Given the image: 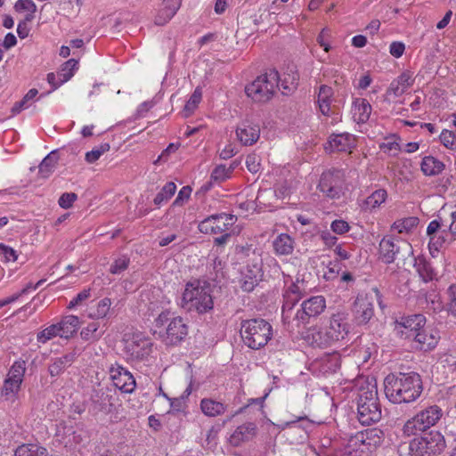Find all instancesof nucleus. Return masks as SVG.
I'll use <instances>...</instances> for the list:
<instances>
[{
  "label": "nucleus",
  "instance_id": "34",
  "mask_svg": "<svg viewBox=\"0 0 456 456\" xmlns=\"http://www.w3.org/2000/svg\"><path fill=\"white\" fill-rule=\"evenodd\" d=\"M414 268L424 282L431 281L436 277V271L424 257L418 256L415 258Z\"/></svg>",
  "mask_w": 456,
  "mask_h": 456
},
{
  "label": "nucleus",
  "instance_id": "43",
  "mask_svg": "<svg viewBox=\"0 0 456 456\" xmlns=\"http://www.w3.org/2000/svg\"><path fill=\"white\" fill-rule=\"evenodd\" d=\"M14 9L18 12H27L24 18L27 21H32L37 11L36 4L32 0H18L14 4Z\"/></svg>",
  "mask_w": 456,
  "mask_h": 456
},
{
  "label": "nucleus",
  "instance_id": "42",
  "mask_svg": "<svg viewBox=\"0 0 456 456\" xmlns=\"http://www.w3.org/2000/svg\"><path fill=\"white\" fill-rule=\"evenodd\" d=\"M57 161L58 158L55 151H51L46 157H45L38 167L41 176L48 177L53 172Z\"/></svg>",
  "mask_w": 456,
  "mask_h": 456
},
{
  "label": "nucleus",
  "instance_id": "22",
  "mask_svg": "<svg viewBox=\"0 0 456 456\" xmlns=\"http://www.w3.org/2000/svg\"><path fill=\"white\" fill-rule=\"evenodd\" d=\"M107 324L104 322L93 320L82 328L80 338L82 340L94 343L99 341L106 331Z\"/></svg>",
  "mask_w": 456,
  "mask_h": 456
},
{
  "label": "nucleus",
  "instance_id": "15",
  "mask_svg": "<svg viewBox=\"0 0 456 456\" xmlns=\"http://www.w3.org/2000/svg\"><path fill=\"white\" fill-rule=\"evenodd\" d=\"M110 377L113 385L122 393L131 394L136 387V382L130 371L116 364L110 368Z\"/></svg>",
  "mask_w": 456,
  "mask_h": 456
},
{
  "label": "nucleus",
  "instance_id": "24",
  "mask_svg": "<svg viewBox=\"0 0 456 456\" xmlns=\"http://www.w3.org/2000/svg\"><path fill=\"white\" fill-rule=\"evenodd\" d=\"M305 341L314 347H327L332 346L327 330L318 327L309 328L304 334Z\"/></svg>",
  "mask_w": 456,
  "mask_h": 456
},
{
  "label": "nucleus",
  "instance_id": "26",
  "mask_svg": "<svg viewBox=\"0 0 456 456\" xmlns=\"http://www.w3.org/2000/svg\"><path fill=\"white\" fill-rule=\"evenodd\" d=\"M273 248L277 256L291 255L295 248V240L288 233H280L273 240Z\"/></svg>",
  "mask_w": 456,
  "mask_h": 456
},
{
  "label": "nucleus",
  "instance_id": "10",
  "mask_svg": "<svg viewBox=\"0 0 456 456\" xmlns=\"http://www.w3.org/2000/svg\"><path fill=\"white\" fill-rule=\"evenodd\" d=\"M152 342L142 332H134L124 340V353L128 361L137 362L146 359L151 353Z\"/></svg>",
  "mask_w": 456,
  "mask_h": 456
},
{
  "label": "nucleus",
  "instance_id": "23",
  "mask_svg": "<svg viewBox=\"0 0 456 456\" xmlns=\"http://www.w3.org/2000/svg\"><path fill=\"white\" fill-rule=\"evenodd\" d=\"M372 107L364 98H355L352 102L351 114L354 122L365 124L371 115Z\"/></svg>",
  "mask_w": 456,
  "mask_h": 456
},
{
  "label": "nucleus",
  "instance_id": "60",
  "mask_svg": "<svg viewBox=\"0 0 456 456\" xmlns=\"http://www.w3.org/2000/svg\"><path fill=\"white\" fill-rule=\"evenodd\" d=\"M330 230L338 235H342L350 231V225L344 219H336L331 222Z\"/></svg>",
  "mask_w": 456,
  "mask_h": 456
},
{
  "label": "nucleus",
  "instance_id": "45",
  "mask_svg": "<svg viewBox=\"0 0 456 456\" xmlns=\"http://www.w3.org/2000/svg\"><path fill=\"white\" fill-rule=\"evenodd\" d=\"M379 149L385 154L393 157L396 156L402 150L395 134L387 137L385 141L379 144Z\"/></svg>",
  "mask_w": 456,
  "mask_h": 456
},
{
  "label": "nucleus",
  "instance_id": "47",
  "mask_svg": "<svg viewBox=\"0 0 456 456\" xmlns=\"http://www.w3.org/2000/svg\"><path fill=\"white\" fill-rule=\"evenodd\" d=\"M73 356L66 354L62 357L57 358L53 363L49 365L48 370L52 377L60 375L64 369L72 362Z\"/></svg>",
  "mask_w": 456,
  "mask_h": 456
},
{
  "label": "nucleus",
  "instance_id": "25",
  "mask_svg": "<svg viewBox=\"0 0 456 456\" xmlns=\"http://www.w3.org/2000/svg\"><path fill=\"white\" fill-rule=\"evenodd\" d=\"M182 0H163L162 7L155 17L154 22L158 26L167 23L177 12Z\"/></svg>",
  "mask_w": 456,
  "mask_h": 456
},
{
  "label": "nucleus",
  "instance_id": "9",
  "mask_svg": "<svg viewBox=\"0 0 456 456\" xmlns=\"http://www.w3.org/2000/svg\"><path fill=\"white\" fill-rule=\"evenodd\" d=\"M443 411L437 405H430L408 419L403 427V433L411 436L435 426L442 418Z\"/></svg>",
  "mask_w": 456,
  "mask_h": 456
},
{
  "label": "nucleus",
  "instance_id": "5",
  "mask_svg": "<svg viewBox=\"0 0 456 456\" xmlns=\"http://www.w3.org/2000/svg\"><path fill=\"white\" fill-rule=\"evenodd\" d=\"M213 305L211 288L207 281L195 280L185 285L182 298L183 308L204 314L210 311Z\"/></svg>",
  "mask_w": 456,
  "mask_h": 456
},
{
  "label": "nucleus",
  "instance_id": "57",
  "mask_svg": "<svg viewBox=\"0 0 456 456\" xmlns=\"http://www.w3.org/2000/svg\"><path fill=\"white\" fill-rule=\"evenodd\" d=\"M322 362L325 364V371L336 372L340 368V359L337 354L326 356Z\"/></svg>",
  "mask_w": 456,
  "mask_h": 456
},
{
  "label": "nucleus",
  "instance_id": "49",
  "mask_svg": "<svg viewBox=\"0 0 456 456\" xmlns=\"http://www.w3.org/2000/svg\"><path fill=\"white\" fill-rule=\"evenodd\" d=\"M25 371H26L25 361H23L21 359L17 360L11 366L8 375H7V378L22 383Z\"/></svg>",
  "mask_w": 456,
  "mask_h": 456
},
{
  "label": "nucleus",
  "instance_id": "54",
  "mask_svg": "<svg viewBox=\"0 0 456 456\" xmlns=\"http://www.w3.org/2000/svg\"><path fill=\"white\" fill-rule=\"evenodd\" d=\"M441 143L451 151H456V134L452 131L444 129L439 136Z\"/></svg>",
  "mask_w": 456,
  "mask_h": 456
},
{
  "label": "nucleus",
  "instance_id": "64",
  "mask_svg": "<svg viewBox=\"0 0 456 456\" xmlns=\"http://www.w3.org/2000/svg\"><path fill=\"white\" fill-rule=\"evenodd\" d=\"M77 199L76 193L66 192L60 197L58 203L61 208L68 209L72 207Z\"/></svg>",
  "mask_w": 456,
  "mask_h": 456
},
{
  "label": "nucleus",
  "instance_id": "7",
  "mask_svg": "<svg viewBox=\"0 0 456 456\" xmlns=\"http://www.w3.org/2000/svg\"><path fill=\"white\" fill-rule=\"evenodd\" d=\"M278 87L279 73L275 69H270L248 84L245 87V93L254 102H265L273 97Z\"/></svg>",
  "mask_w": 456,
  "mask_h": 456
},
{
  "label": "nucleus",
  "instance_id": "6",
  "mask_svg": "<svg viewBox=\"0 0 456 456\" xmlns=\"http://www.w3.org/2000/svg\"><path fill=\"white\" fill-rule=\"evenodd\" d=\"M240 336L245 346L258 350L273 338V327L264 319L245 320L240 325Z\"/></svg>",
  "mask_w": 456,
  "mask_h": 456
},
{
  "label": "nucleus",
  "instance_id": "28",
  "mask_svg": "<svg viewBox=\"0 0 456 456\" xmlns=\"http://www.w3.org/2000/svg\"><path fill=\"white\" fill-rule=\"evenodd\" d=\"M256 427L253 423H248L239 426L228 437V441L232 446H239L242 443L249 440L255 434Z\"/></svg>",
  "mask_w": 456,
  "mask_h": 456
},
{
  "label": "nucleus",
  "instance_id": "48",
  "mask_svg": "<svg viewBox=\"0 0 456 456\" xmlns=\"http://www.w3.org/2000/svg\"><path fill=\"white\" fill-rule=\"evenodd\" d=\"M38 94V91L36 88H32L28 90V92L24 95L22 100L17 102L13 107L12 108V112L13 114H18L21 110L28 109L31 102L35 101L36 96Z\"/></svg>",
  "mask_w": 456,
  "mask_h": 456
},
{
  "label": "nucleus",
  "instance_id": "40",
  "mask_svg": "<svg viewBox=\"0 0 456 456\" xmlns=\"http://www.w3.org/2000/svg\"><path fill=\"white\" fill-rule=\"evenodd\" d=\"M176 185L174 182L167 183L155 196L153 202L156 206L160 207L167 203L175 193Z\"/></svg>",
  "mask_w": 456,
  "mask_h": 456
},
{
  "label": "nucleus",
  "instance_id": "14",
  "mask_svg": "<svg viewBox=\"0 0 456 456\" xmlns=\"http://www.w3.org/2000/svg\"><path fill=\"white\" fill-rule=\"evenodd\" d=\"M326 308V300L322 296H313L304 300L297 309L294 321L299 324H305L311 318L319 316Z\"/></svg>",
  "mask_w": 456,
  "mask_h": 456
},
{
  "label": "nucleus",
  "instance_id": "46",
  "mask_svg": "<svg viewBox=\"0 0 456 456\" xmlns=\"http://www.w3.org/2000/svg\"><path fill=\"white\" fill-rule=\"evenodd\" d=\"M418 223L419 219L417 217H406L396 220L392 224L391 229L398 233H408L418 225Z\"/></svg>",
  "mask_w": 456,
  "mask_h": 456
},
{
  "label": "nucleus",
  "instance_id": "32",
  "mask_svg": "<svg viewBox=\"0 0 456 456\" xmlns=\"http://www.w3.org/2000/svg\"><path fill=\"white\" fill-rule=\"evenodd\" d=\"M298 80L299 75L293 67L289 68L281 77L279 75V86L282 89V94H291L297 88Z\"/></svg>",
  "mask_w": 456,
  "mask_h": 456
},
{
  "label": "nucleus",
  "instance_id": "2",
  "mask_svg": "<svg viewBox=\"0 0 456 456\" xmlns=\"http://www.w3.org/2000/svg\"><path fill=\"white\" fill-rule=\"evenodd\" d=\"M384 387L387 398L395 404L415 402L423 390L421 378L416 372L389 374Z\"/></svg>",
  "mask_w": 456,
  "mask_h": 456
},
{
  "label": "nucleus",
  "instance_id": "4",
  "mask_svg": "<svg viewBox=\"0 0 456 456\" xmlns=\"http://www.w3.org/2000/svg\"><path fill=\"white\" fill-rule=\"evenodd\" d=\"M357 414L361 424L369 426L381 419V408L378 398L377 383L374 379H357Z\"/></svg>",
  "mask_w": 456,
  "mask_h": 456
},
{
  "label": "nucleus",
  "instance_id": "19",
  "mask_svg": "<svg viewBox=\"0 0 456 456\" xmlns=\"http://www.w3.org/2000/svg\"><path fill=\"white\" fill-rule=\"evenodd\" d=\"M411 338H413L420 350L430 351L437 346L440 336L436 330L430 327H425Z\"/></svg>",
  "mask_w": 456,
  "mask_h": 456
},
{
  "label": "nucleus",
  "instance_id": "29",
  "mask_svg": "<svg viewBox=\"0 0 456 456\" xmlns=\"http://www.w3.org/2000/svg\"><path fill=\"white\" fill-rule=\"evenodd\" d=\"M333 96V90L330 86L322 85L319 87V92L317 95V103L320 109V111L324 116H329L333 113V110L331 107Z\"/></svg>",
  "mask_w": 456,
  "mask_h": 456
},
{
  "label": "nucleus",
  "instance_id": "31",
  "mask_svg": "<svg viewBox=\"0 0 456 456\" xmlns=\"http://www.w3.org/2000/svg\"><path fill=\"white\" fill-rule=\"evenodd\" d=\"M387 196V191L385 189H377L363 200L361 207L365 211H373L386 202Z\"/></svg>",
  "mask_w": 456,
  "mask_h": 456
},
{
  "label": "nucleus",
  "instance_id": "33",
  "mask_svg": "<svg viewBox=\"0 0 456 456\" xmlns=\"http://www.w3.org/2000/svg\"><path fill=\"white\" fill-rule=\"evenodd\" d=\"M111 306V300L109 297H104L89 308L87 317L91 320L100 321L107 317Z\"/></svg>",
  "mask_w": 456,
  "mask_h": 456
},
{
  "label": "nucleus",
  "instance_id": "38",
  "mask_svg": "<svg viewBox=\"0 0 456 456\" xmlns=\"http://www.w3.org/2000/svg\"><path fill=\"white\" fill-rule=\"evenodd\" d=\"M237 166L236 161H233L228 167L224 164L217 165L211 173V179L219 183L229 179Z\"/></svg>",
  "mask_w": 456,
  "mask_h": 456
},
{
  "label": "nucleus",
  "instance_id": "18",
  "mask_svg": "<svg viewBox=\"0 0 456 456\" xmlns=\"http://www.w3.org/2000/svg\"><path fill=\"white\" fill-rule=\"evenodd\" d=\"M426 317L423 314H413L402 318L396 322V330L402 336L411 338L425 328Z\"/></svg>",
  "mask_w": 456,
  "mask_h": 456
},
{
  "label": "nucleus",
  "instance_id": "3",
  "mask_svg": "<svg viewBox=\"0 0 456 456\" xmlns=\"http://www.w3.org/2000/svg\"><path fill=\"white\" fill-rule=\"evenodd\" d=\"M170 300L161 302L162 311L155 318L152 325L153 334L166 345H177L188 335V326L183 318L166 309Z\"/></svg>",
  "mask_w": 456,
  "mask_h": 456
},
{
  "label": "nucleus",
  "instance_id": "51",
  "mask_svg": "<svg viewBox=\"0 0 456 456\" xmlns=\"http://www.w3.org/2000/svg\"><path fill=\"white\" fill-rule=\"evenodd\" d=\"M130 265V258L126 255H121L114 259L110 265V273L112 274H120L125 272Z\"/></svg>",
  "mask_w": 456,
  "mask_h": 456
},
{
  "label": "nucleus",
  "instance_id": "27",
  "mask_svg": "<svg viewBox=\"0 0 456 456\" xmlns=\"http://www.w3.org/2000/svg\"><path fill=\"white\" fill-rule=\"evenodd\" d=\"M328 143L331 151H347L354 146L355 139L353 134L348 133L338 134H332Z\"/></svg>",
  "mask_w": 456,
  "mask_h": 456
},
{
  "label": "nucleus",
  "instance_id": "11",
  "mask_svg": "<svg viewBox=\"0 0 456 456\" xmlns=\"http://www.w3.org/2000/svg\"><path fill=\"white\" fill-rule=\"evenodd\" d=\"M236 221L237 217L231 214H214L201 220L198 224V229L204 234L218 235L230 231Z\"/></svg>",
  "mask_w": 456,
  "mask_h": 456
},
{
  "label": "nucleus",
  "instance_id": "39",
  "mask_svg": "<svg viewBox=\"0 0 456 456\" xmlns=\"http://www.w3.org/2000/svg\"><path fill=\"white\" fill-rule=\"evenodd\" d=\"M14 456H48L47 450L38 444H28L19 446Z\"/></svg>",
  "mask_w": 456,
  "mask_h": 456
},
{
  "label": "nucleus",
  "instance_id": "61",
  "mask_svg": "<svg viewBox=\"0 0 456 456\" xmlns=\"http://www.w3.org/2000/svg\"><path fill=\"white\" fill-rule=\"evenodd\" d=\"M444 243V237L437 235V234L430 236L429 242H428V248H429L430 254L433 256H436V255L439 252V250L442 248Z\"/></svg>",
  "mask_w": 456,
  "mask_h": 456
},
{
  "label": "nucleus",
  "instance_id": "30",
  "mask_svg": "<svg viewBox=\"0 0 456 456\" xmlns=\"http://www.w3.org/2000/svg\"><path fill=\"white\" fill-rule=\"evenodd\" d=\"M283 297L284 302L282 305V318L285 321L290 317V312L295 303L297 302L300 298L299 287L295 283L291 284L284 293Z\"/></svg>",
  "mask_w": 456,
  "mask_h": 456
},
{
  "label": "nucleus",
  "instance_id": "36",
  "mask_svg": "<svg viewBox=\"0 0 456 456\" xmlns=\"http://www.w3.org/2000/svg\"><path fill=\"white\" fill-rule=\"evenodd\" d=\"M200 409L204 415L208 417H216L225 411L226 406L221 402L210 398H204L200 401Z\"/></svg>",
  "mask_w": 456,
  "mask_h": 456
},
{
  "label": "nucleus",
  "instance_id": "52",
  "mask_svg": "<svg viewBox=\"0 0 456 456\" xmlns=\"http://www.w3.org/2000/svg\"><path fill=\"white\" fill-rule=\"evenodd\" d=\"M447 303L445 310L449 315L456 317V284L449 286L446 291Z\"/></svg>",
  "mask_w": 456,
  "mask_h": 456
},
{
  "label": "nucleus",
  "instance_id": "8",
  "mask_svg": "<svg viewBox=\"0 0 456 456\" xmlns=\"http://www.w3.org/2000/svg\"><path fill=\"white\" fill-rule=\"evenodd\" d=\"M445 448L444 436L438 431H430L413 438L409 444V456H438Z\"/></svg>",
  "mask_w": 456,
  "mask_h": 456
},
{
  "label": "nucleus",
  "instance_id": "16",
  "mask_svg": "<svg viewBox=\"0 0 456 456\" xmlns=\"http://www.w3.org/2000/svg\"><path fill=\"white\" fill-rule=\"evenodd\" d=\"M326 330L332 345L345 340L349 333V325L346 314L343 313L333 314Z\"/></svg>",
  "mask_w": 456,
  "mask_h": 456
},
{
  "label": "nucleus",
  "instance_id": "59",
  "mask_svg": "<svg viewBox=\"0 0 456 456\" xmlns=\"http://www.w3.org/2000/svg\"><path fill=\"white\" fill-rule=\"evenodd\" d=\"M91 296V289H85L82 291H80L75 297H73L69 305H67V308L69 310H72L76 308L77 306H79L83 304L84 301L88 299Z\"/></svg>",
  "mask_w": 456,
  "mask_h": 456
},
{
  "label": "nucleus",
  "instance_id": "50",
  "mask_svg": "<svg viewBox=\"0 0 456 456\" xmlns=\"http://www.w3.org/2000/svg\"><path fill=\"white\" fill-rule=\"evenodd\" d=\"M57 337L60 338L59 330L56 323H53L37 334V341L40 344H45Z\"/></svg>",
  "mask_w": 456,
  "mask_h": 456
},
{
  "label": "nucleus",
  "instance_id": "41",
  "mask_svg": "<svg viewBox=\"0 0 456 456\" xmlns=\"http://www.w3.org/2000/svg\"><path fill=\"white\" fill-rule=\"evenodd\" d=\"M21 384V382L6 378L4 382L2 395L6 401L14 402Z\"/></svg>",
  "mask_w": 456,
  "mask_h": 456
},
{
  "label": "nucleus",
  "instance_id": "63",
  "mask_svg": "<svg viewBox=\"0 0 456 456\" xmlns=\"http://www.w3.org/2000/svg\"><path fill=\"white\" fill-rule=\"evenodd\" d=\"M394 81L406 91L412 86L414 79L411 72L404 71Z\"/></svg>",
  "mask_w": 456,
  "mask_h": 456
},
{
  "label": "nucleus",
  "instance_id": "62",
  "mask_svg": "<svg viewBox=\"0 0 456 456\" xmlns=\"http://www.w3.org/2000/svg\"><path fill=\"white\" fill-rule=\"evenodd\" d=\"M428 305L433 311H440L443 308L439 295L436 291H432L426 295Z\"/></svg>",
  "mask_w": 456,
  "mask_h": 456
},
{
  "label": "nucleus",
  "instance_id": "1",
  "mask_svg": "<svg viewBox=\"0 0 456 456\" xmlns=\"http://www.w3.org/2000/svg\"><path fill=\"white\" fill-rule=\"evenodd\" d=\"M382 435L379 429H367L350 436L341 449L329 448L331 444L329 438H324L318 445H309L308 449L316 456H369L381 444Z\"/></svg>",
  "mask_w": 456,
  "mask_h": 456
},
{
  "label": "nucleus",
  "instance_id": "12",
  "mask_svg": "<svg viewBox=\"0 0 456 456\" xmlns=\"http://www.w3.org/2000/svg\"><path fill=\"white\" fill-rule=\"evenodd\" d=\"M318 188L330 199H339L344 193V175L340 170L323 172Z\"/></svg>",
  "mask_w": 456,
  "mask_h": 456
},
{
  "label": "nucleus",
  "instance_id": "21",
  "mask_svg": "<svg viewBox=\"0 0 456 456\" xmlns=\"http://www.w3.org/2000/svg\"><path fill=\"white\" fill-rule=\"evenodd\" d=\"M59 330L60 338L62 339H70L77 334L80 327V320L77 315L68 314L61 318L56 322Z\"/></svg>",
  "mask_w": 456,
  "mask_h": 456
},
{
  "label": "nucleus",
  "instance_id": "35",
  "mask_svg": "<svg viewBox=\"0 0 456 456\" xmlns=\"http://www.w3.org/2000/svg\"><path fill=\"white\" fill-rule=\"evenodd\" d=\"M356 319L359 323H367L373 316L372 304L363 298H357L355 301Z\"/></svg>",
  "mask_w": 456,
  "mask_h": 456
},
{
  "label": "nucleus",
  "instance_id": "55",
  "mask_svg": "<svg viewBox=\"0 0 456 456\" xmlns=\"http://www.w3.org/2000/svg\"><path fill=\"white\" fill-rule=\"evenodd\" d=\"M69 79H70V75H67L64 77V78H62V77H61V75L59 73L58 74H54L53 72L48 73L47 74V82L49 83V85H51L52 89L47 94H41L40 97L53 92L54 90L59 88L61 86H62L64 83L68 82Z\"/></svg>",
  "mask_w": 456,
  "mask_h": 456
},
{
  "label": "nucleus",
  "instance_id": "58",
  "mask_svg": "<svg viewBox=\"0 0 456 456\" xmlns=\"http://www.w3.org/2000/svg\"><path fill=\"white\" fill-rule=\"evenodd\" d=\"M78 69V62L75 59H69V61H65L59 71V74L62 78H64L65 76L70 75V78L74 76L75 72Z\"/></svg>",
  "mask_w": 456,
  "mask_h": 456
},
{
  "label": "nucleus",
  "instance_id": "37",
  "mask_svg": "<svg viewBox=\"0 0 456 456\" xmlns=\"http://www.w3.org/2000/svg\"><path fill=\"white\" fill-rule=\"evenodd\" d=\"M444 168L442 161L432 156L423 158L421 162V170L426 175H436L440 174Z\"/></svg>",
  "mask_w": 456,
  "mask_h": 456
},
{
  "label": "nucleus",
  "instance_id": "17",
  "mask_svg": "<svg viewBox=\"0 0 456 456\" xmlns=\"http://www.w3.org/2000/svg\"><path fill=\"white\" fill-rule=\"evenodd\" d=\"M262 278V264L257 259L251 264H248L241 271L240 285L246 292L252 291Z\"/></svg>",
  "mask_w": 456,
  "mask_h": 456
},
{
  "label": "nucleus",
  "instance_id": "56",
  "mask_svg": "<svg viewBox=\"0 0 456 456\" xmlns=\"http://www.w3.org/2000/svg\"><path fill=\"white\" fill-rule=\"evenodd\" d=\"M341 270V264L338 261H330L323 272V277L327 281L334 280L338 277Z\"/></svg>",
  "mask_w": 456,
  "mask_h": 456
},
{
  "label": "nucleus",
  "instance_id": "13",
  "mask_svg": "<svg viewBox=\"0 0 456 456\" xmlns=\"http://www.w3.org/2000/svg\"><path fill=\"white\" fill-rule=\"evenodd\" d=\"M401 251L411 253V244L406 240L395 238L392 235L385 236L379 242V257L385 264H391L395 262L397 255Z\"/></svg>",
  "mask_w": 456,
  "mask_h": 456
},
{
  "label": "nucleus",
  "instance_id": "20",
  "mask_svg": "<svg viewBox=\"0 0 456 456\" xmlns=\"http://www.w3.org/2000/svg\"><path fill=\"white\" fill-rule=\"evenodd\" d=\"M236 135L243 145H252L259 139V126L248 121H244L238 126Z\"/></svg>",
  "mask_w": 456,
  "mask_h": 456
},
{
  "label": "nucleus",
  "instance_id": "44",
  "mask_svg": "<svg viewBox=\"0 0 456 456\" xmlns=\"http://www.w3.org/2000/svg\"><path fill=\"white\" fill-rule=\"evenodd\" d=\"M202 100V89L200 86H197L188 101L185 103L183 108V116L189 117L191 116L198 108L199 104Z\"/></svg>",
  "mask_w": 456,
  "mask_h": 456
},
{
  "label": "nucleus",
  "instance_id": "53",
  "mask_svg": "<svg viewBox=\"0 0 456 456\" xmlns=\"http://www.w3.org/2000/svg\"><path fill=\"white\" fill-rule=\"evenodd\" d=\"M110 148L109 143H102L94 147L92 151L86 153V161L90 164L96 162L105 152L110 151Z\"/></svg>",
  "mask_w": 456,
  "mask_h": 456
}]
</instances>
